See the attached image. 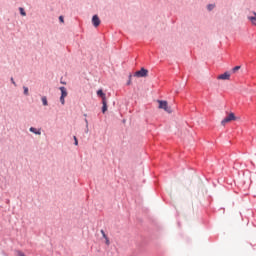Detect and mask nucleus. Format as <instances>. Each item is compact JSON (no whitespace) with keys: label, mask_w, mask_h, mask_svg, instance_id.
Returning a JSON list of instances; mask_svg holds the SVG:
<instances>
[{"label":"nucleus","mask_w":256,"mask_h":256,"mask_svg":"<svg viewBox=\"0 0 256 256\" xmlns=\"http://www.w3.org/2000/svg\"><path fill=\"white\" fill-rule=\"evenodd\" d=\"M158 103H159V109H164L166 113H171V108L169 107V104L167 103V101L158 100Z\"/></svg>","instance_id":"f257e3e1"},{"label":"nucleus","mask_w":256,"mask_h":256,"mask_svg":"<svg viewBox=\"0 0 256 256\" xmlns=\"http://www.w3.org/2000/svg\"><path fill=\"white\" fill-rule=\"evenodd\" d=\"M237 117L235 116V113L231 112L227 117H225L221 121V125H227L230 121H236Z\"/></svg>","instance_id":"f03ea898"},{"label":"nucleus","mask_w":256,"mask_h":256,"mask_svg":"<svg viewBox=\"0 0 256 256\" xmlns=\"http://www.w3.org/2000/svg\"><path fill=\"white\" fill-rule=\"evenodd\" d=\"M59 89L61 91L60 103L61 105H65V97L68 95L67 88H65V86H61Z\"/></svg>","instance_id":"7ed1b4c3"},{"label":"nucleus","mask_w":256,"mask_h":256,"mask_svg":"<svg viewBox=\"0 0 256 256\" xmlns=\"http://www.w3.org/2000/svg\"><path fill=\"white\" fill-rule=\"evenodd\" d=\"M149 75V70L141 68L134 73V77H147Z\"/></svg>","instance_id":"20e7f679"},{"label":"nucleus","mask_w":256,"mask_h":256,"mask_svg":"<svg viewBox=\"0 0 256 256\" xmlns=\"http://www.w3.org/2000/svg\"><path fill=\"white\" fill-rule=\"evenodd\" d=\"M217 79H220L222 81H229V79H231V74H229V72H225L223 74H220Z\"/></svg>","instance_id":"39448f33"},{"label":"nucleus","mask_w":256,"mask_h":256,"mask_svg":"<svg viewBox=\"0 0 256 256\" xmlns=\"http://www.w3.org/2000/svg\"><path fill=\"white\" fill-rule=\"evenodd\" d=\"M92 24L95 26V27H99V25H101V19H99V16L98 15H94L92 17Z\"/></svg>","instance_id":"423d86ee"},{"label":"nucleus","mask_w":256,"mask_h":256,"mask_svg":"<svg viewBox=\"0 0 256 256\" xmlns=\"http://www.w3.org/2000/svg\"><path fill=\"white\" fill-rule=\"evenodd\" d=\"M100 233L103 239H106V245L107 247H109L111 245V241L109 240V237L107 236V234H105V230H100Z\"/></svg>","instance_id":"0eeeda50"},{"label":"nucleus","mask_w":256,"mask_h":256,"mask_svg":"<svg viewBox=\"0 0 256 256\" xmlns=\"http://www.w3.org/2000/svg\"><path fill=\"white\" fill-rule=\"evenodd\" d=\"M97 95L99 97H101L102 101H107V94H105V92H103V90L99 89L97 91Z\"/></svg>","instance_id":"6e6552de"},{"label":"nucleus","mask_w":256,"mask_h":256,"mask_svg":"<svg viewBox=\"0 0 256 256\" xmlns=\"http://www.w3.org/2000/svg\"><path fill=\"white\" fill-rule=\"evenodd\" d=\"M29 132L34 133V135H41V129L37 130L35 127H30Z\"/></svg>","instance_id":"1a4fd4ad"},{"label":"nucleus","mask_w":256,"mask_h":256,"mask_svg":"<svg viewBox=\"0 0 256 256\" xmlns=\"http://www.w3.org/2000/svg\"><path fill=\"white\" fill-rule=\"evenodd\" d=\"M248 20L251 21L252 25H256V12H254V16H249Z\"/></svg>","instance_id":"9d476101"},{"label":"nucleus","mask_w":256,"mask_h":256,"mask_svg":"<svg viewBox=\"0 0 256 256\" xmlns=\"http://www.w3.org/2000/svg\"><path fill=\"white\" fill-rule=\"evenodd\" d=\"M107 111V100L102 101V113Z\"/></svg>","instance_id":"9b49d317"},{"label":"nucleus","mask_w":256,"mask_h":256,"mask_svg":"<svg viewBox=\"0 0 256 256\" xmlns=\"http://www.w3.org/2000/svg\"><path fill=\"white\" fill-rule=\"evenodd\" d=\"M41 100L44 107H47V105H49V102L47 101V96H43Z\"/></svg>","instance_id":"f8f14e48"},{"label":"nucleus","mask_w":256,"mask_h":256,"mask_svg":"<svg viewBox=\"0 0 256 256\" xmlns=\"http://www.w3.org/2000/svg\"><path fill=\"white\" fill-rule=\"evenodd\" d=\"M19 11H20V15H22V17H25L27 15V12H25V9H23V7H20Z\"/></svg>","instance_id":"ddd939ff"},{"label":"nucleus","mask_w":256,"mask_h":256,"mask_svg":"<svg viewBox=\"0 0 256 256\" xmlns=\"http://www.w3.org/2000/svg\"><path fill=\"white\" fill-rule=\"evenodd\" d=\"M207 9L208 11H213V9H215V4H208Z\"/></svg>","instance_id":"4468645a"},{"label":"nucleus","mask_w":256,"mask_h":256,"mask_svg":"<svg viewBox=\"0 0 256 256\" xmlns=\"http://www.w3.org/2000/svg\"><path fill=\"white\" fill-rule=\"evenodd\" d=\"M239 69H241V66H235L234 68H232V73H237Z\"/></svg>","instance_id":"2eb2a0df"},{"label":"nucleus","mask_w":256,"mask_h":256,"mask_svg":"<svg viewBox=\"0 0 256 256\" xmlns=\"http://www.w3.org/2000/svg\"><path fill=\"white\" fill-rule=\"evenodd\" d=\"M23 89H24V95L28 96L29 95V88L27 86H24Z\"/></svg>","instance_id":"dca6fc26"},{"label":"nucleus","mask_w":256,"mask_h":256,"mask_svg":"<svg viewBox=\"0 0 256 256\" xmlns=\"http://www.w3.org/2000/svg\"><path fill=\"white\" fill-rule=\"evenodd\" d=\"M73 139H74V145H79V140H77V136H74L73 137Z\"/></svg>","instance_id":"f3484780"},{"label":"nucleus","mask_w":256,"mask_h":256,"mask_svg":"<svg viewBox=\"0 0 256 256\" xmlns=\"http://www.w3.org/2000/svg\"><path fill=\"white\" fill-rule=\"evenodd\" d=\"M10 81L14 85V87H17V83L15 82V79H13V77L10 78Z\"/></svg>","instance_id":"a211bd4d"},{"label":"nucleus","mask_w":256,"mask_h":256,"mask_svg":"<svg viewBox=\"0 0 256 256\" xmlns=\"http://www.w3.org/2000/svg\"><path fill=\"white\" fill-rule=\"evenodd\" d=\"M59 21H60V23H64V18H63V16H59Z\"/></svg>","instance_id":"6ab92c4d"},{"label":"nucleus","mask_w":256,"mask_h":256,"mask_svg":"<svg viewBox=\"0 0 256 256\" xmlns=\"http://www.w3.org/2000/svg\"><path fill=\"white\" fill-rule=\"evenodd\" d=\"M85 123H86V128L89 127V120H87V118L84 119Z\"/></svg>","instance_id":"aec40b11"},{"label":"nucleus","mask_w":256,"mask_h":256,"mask_svg":"<svg viewBox=\"0 0 256 256\" xmlns=\"http://www.w3.org/2000/svg\"><path fill=\"white\" fill-rule=\"evenodd\" d=\"M127 85H131V75L129 76V80L127 82Z\"/></svg>","instance_id":"412c9836"},{"label":"nucleus","mask_w":256,"mask_h":256,"mask_svg":"<svg viewBox=\"0 0 256 256\" xmlns=\"http://www.w3.org/2000/svg\"><path fill=\"white\" fill-rule=\"evenodd\" d=\"M104 240H105V243L107 244V238H104Z\"/></svg>","instance_id":"4be33fe9"},{"label":"nucleus","mask_w":256,"mask_h":256,"mask_svg":"<svg viewBox=\"0 0 256 256\" xmlns=\"http://www.w3.org/2000/svg\"><path fill=\"white\" fill-rule=\"evenodd\" d=\"M84 117H87V114H84Z\"/></svg>","instance_id":"5701e85b"}]
</instances>
